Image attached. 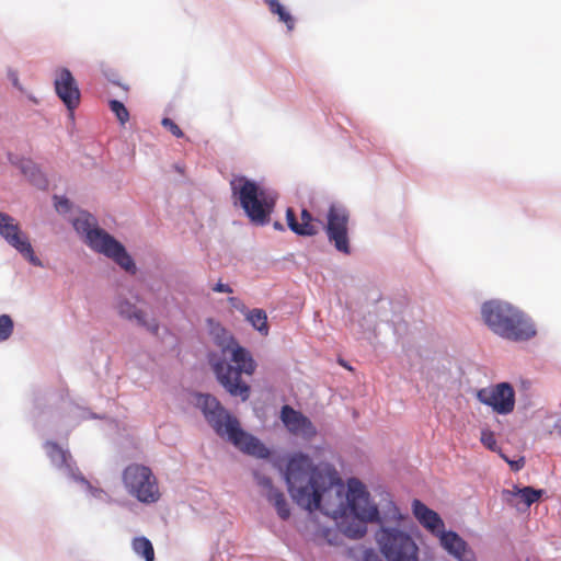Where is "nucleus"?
<instances>
[{
  "label": "nucleus",
  "instance_id": "4c0bfd02",
  "mask_svg": "<svg viewBox=\"0 0 561 561\" xmlns=\"http://www.w3.org/2000/svg\"><path fill=\"white\" fill-rule=\"evenodd\" d=\"M274 228H275L276 230H280V231H283V230H284L283 225H282V224H279L278 221H275V222H274Z\"/></svg>",
  "mask_w": 561,
  "mask_h": 561
},
{
  "label": "nucleus",
  "instance_id": "7c9ffc66",
  "mask_svg": "<svg viewBox=\"0 0 561 561\" xmlns=\"http://www.w3.org/2000/svg\"><path fill=\"white\" fill-rule=\"evenodd\" d=\"M503 459L510 465L513 471H519L525 466V458L520 457L518 460H510L507 457L502 455Z\"/></svg>",
  "mask_w": 561,
  "mask_h": 561
},
{
  "label": "nucleus",
  "instance_id": "9d476101",
  "mask_svg": "<svg viewBox=\"0 0 561 561\" xmlns=\"http://www.w3.org/2000/svg\"><path fill=\"white\" fill-rule=\"evenodd\" d=\"M347 508L362 520L378 522V507L371 503L365 485L357 479H351L346 493Z\"/></svg>",
  "mask_w": 561,
  "mask_h": 561
},
{
  "label": "nucleus",
  "instance_id": "5701e85b",
  "mask_svg": "<svg viewBox=\"0 0 561 561\" xmlns=\"http://www.w3.org/2000/svg\"><path fill=\"white\" fill-rule=\"evenodd\" d=\"M46 451L53 465L59 468L69 467L68 459L70 458V455L58 444L51 442L47 443Z\"/></svg>",
  "mask_w": 561,
  "mask_h": 561
},
{
  "label": "nucleus",
  "instance_id": "0eeeda50",
  "mask_svg": "<svg viewBox=\"0 0 561 561\" xmlns=\"http://www.w3.org/2000/svg\"><path fill=\"white\" fill-rule=\"evenodd\" d=\"M122 479L128 494L139 502L151 504L160 499L158 480L149 467L131 463L124 469Z\"/></svg>",
  "mask_w": 561,
  "mask_h": 561
},
{
  "label": "nucleus",
  "instance_id": "a878e982",
  "mask_svg": "<svg viewBox=\"0 0 561 561\" xmlns=\"http://www.w3.org/2000/svg\"><path fill=\"white\" fill-rule=\"evenodd\" d=\"M108 105L122 125H125L129 121V112L122 102L111 100Z\"/></svg>",
  "mask_w": 561,
  "mask_h": 561
},
{
  "label": "nucleus",
  "instance_id": "f8f14e48",
  "mask_svg": "<svg viewBox=\"0 0 561 561\" xmlns=\"http://www.w3.org/2000/svg\"><path fill=\"white\" fill-rule=\"evenodd\" d=\"M477 398L499 414H508L515 407V391L508 382L482 388L477 392Z\"/></svg>",
  "mask_w": 561,
  "mask_h": 561
},
{
  "label": "nucleus",
  "instance_id": "f03ea898",
  "mask_svg": "<svg viewBox=\"0 0 561 561\" xmlns=\"http://www.w3.org/2000/svg\"><path fill=\"white\" fill-rule=\"evenodd\" d=\"M214 373L221 386L233 397L245 401L250 397V386L241 380V375L252 376L256 363L251 353L232 336L221 347V357L210 359Z\"/></svg>",
  "mask_w": 561,
  "mask_h": 561
},
{
  "label": "nucleus",
  "instance_id": "72a5a7b5",
  "mask_svg": "<svg viewBox=\"0 0 561 561\" xmlns=\"http://www.w3.org/2000/svg\"><path fill=\"white\" fill-rule=\"evenodd\" d=\"M213 289H214V291H217V293H227V294L232 293V288L229 285L222 284L220 282L217 283Z\"/></svg>",
  "mask_w": 561,
  "mask_h": 561
},
{
  "label": "nucleus",
  "instance_id": "4be33fe9",
  "mask_svg": "<svg viewBox=\"0 0 561 561\" xmlns=\"http://www.w3.org/2000/svg\"><path fill=\"white\" fill-rule=\"evenodd\" d=\"M268 502L275 507L279 518L286 520L290 516V508L282 491H272L271 494H266Z\"/></svg>",
  "mask_w": 561,
  "mask_h": 561
},
{
  "label": "nucleus",
  "instance_id": "2f4dec72",
  "mask_svg": "<svg viewBox=\"0 0 561 561\" xmlns=\"http://www.w3.org/2000/svg\"><path fill=\"white\" fill-rule=\"evenodd\" d=\"M229 302L231 304L232 307H234L236 309L240 310L241 312H243L245 314V312L248 311V309L245 308L244 304H242L238 298L236 297H230L229 298Z\"/></svg>",
  "mask_w": 561,
  "mask_h": 561
},
{
  "label": "nucleus",
  "instance_id": "473e14b6",
  "mask_svg": "<svg viewBox=\"0 0 561 561\" xmlns=\"http://www.w3.org/2000/svg\"><path fill=\"white\" fill-rule=\"evenodd\" d=\"M55 206L58 211H67L69 209V201L66 198H60L57 201Z\"/></svg>",
  "mask_w": 561,
  "mask_h": 561
},
{
  "label": "nucleus",
  "instance_id": "6ab92c4d",
  "mask_svg": "<svg viewBox=\"0 0 561 561\" xmlns=\"http://www.w3.org/2000/svg\"><path fill=\"white\" fill-rule=\"evenodd\" d=\"M245 319L261 335H268L270 327L267 323V314L263 309L255 308L248 310L245 312Z\"/></svg>",
  "mask_w": 561,
  "mask_h": 561
},
{
  "label": "nucleus",
  "instance_id": "cd10ccee",
  "mask_svg": "<svg viewBox=\"0 0 561 561\" xmlns=\"http://www.w3.org/2000/svg\"><path fill=\"white\" fill-rule=\"evenodd\" d=\"M162 126L168 129L173 136L181 138L184 136L182 129L169 117H164L161 122Z\"/></svg>",
  "mask_w": 561,
  "mask_h": 561
},
{
  "label": "nucleus",
  "instance_id": "e433bc0d",
  "mask_svg": "<svg viewBox=\"0 0 561 561\" xmlns=\"http://www.w3.org/2000/svg\"><path fill=\"white\" fill-rule=\"evenodd\" d=\"M211 332H228V331L225 330L224 328H221L220 325H215V327H213Z\"/></svg>",
  "mask_w": 561,
  "mask_h": 561
},
{
  "label": "nucleus",
  "instance_id": "393cba45",
  "mask_svg": "<svg viewBox=\"0 0 561 561\" xmlns=\"http://www.w3.org/2000/svg\"><path fill=\"white\" fill-rule=\"evenodd\" d=\"M270 11L273 14L278 15L280 22L285 23L288 31H293L295 27V20L290 13L279 3L278 0H265Z\"/></svg>",
  "mask_w": 561,
  "mask_h": 561
},
{
  "label": "nucleus",
  "instance_id": "c756f323",
  "mask_svg": "<svg viewBox=\"0 0 561 561\" xmlns=\"http://www.w3.org/2000/svg\"><path fill=\"white\" fill-rule=\"evenodd\" d=\"M257 484L264 490V496L266 497V494H271L272 491H276L273 486L272 480L265 476L255 474Z\"/></svg>",
  "mask_w": 561,
  "mask_h": 561
},
{
  "label": "nucleus",
  "instance_id": "c85d7f7f",
  "mask_svg": "<svg viewBox=\"0 0 561 561\" xmlns=\"http://www.w3.org/2000/svg\"><path fill=\"white\" fill-rule=\"evenodd\" d=\"M481 443L490 450L494 451L496 449V439L491 431H482Z\"/></svg>",
  "mask_w": 561,
  "mask_h": 561
},
{
  "label": "nucleus",
  "instance_id": "c9c22d12",
  "mask_svg": "<svg viewBox=\"0 0 561 561\" xmlns=\"http://www.w3.org/2000/svg\"><path fill=\"white\" fill-rule=\"evenodd\" d=\"M365 561H382L379 559V557L375 553H367L365 556Z\"/></svg>",
  "mask_w": 561,
  "mask_h": 561
},
{
  "label": "nucleus",
  "instance_id": "9b49d317",
  "mask_svg": "<svg viewBox=\"0 0 561 561\" xmlns=\"http://www.w3.org/2000/svg\"><path fill=\"white\" fill-rule=\"evenodd\" d=\"M0 234L4 240L23 255L31 264L42 266L41 260L35 255L27 236L22 232L15 219L7 214L0 217Z\"/></svg>",
  "mask_w": 561,
  "mask_h": 561
},
{
  "label": "nucleus",
  "instance_id": "bb28decb",
  "mask_svg": "<svg viewBox=\"0 0 561 561\" xmlns=\"http://www.w3.org/2000/svg\"><path fill=\"white\" fill-rule=\"evenodd\" d=\"M13 321L10 316H0V342L8 340L13 332Z\"/></svg>",
  "mask_w": 561,
  "mask_h": 561
},
{
  "label": "nucleus",
  "instance_id": "ddd939ff",
  "mask_svg": "<svg viewBox=\"0 0 561 561\" xmlns=\"http://www.w3.org/2000/svg\"><path fill=\"white\" fill-rule=\"evenodd\" d=\"M54 85L56 94L73 117V112L80 104L81 93L72 73L67 68L59 69L56 72Z\"/></svg>",
  "mask_w": 561,
  "mask_h": 561
},
{
  "label": "nucleus",
  "instance_id": "412c9836",
  "mask_svg": "<svg viewBox=\"0 0 561 561\" xmlns=\"http://www.w3.org/2000/svg\"><path fill=\"white\" fill-rule=\"evenodd\" d=\"M367 522L368 520H362L358 518L353 519L351 523L347 524L342 522L339 524V529L343 535L351 539H359L364 537L367 531V527L365 525V523Z\"/></svg>",
  "mask_w": 561,
  "mask_h": 561
},
{
  "label": "nucleus",
  "instance_id": "2eb2a0df",
  "mask_svg": "<svg viewBox=\"0 0 561 561\" xmlns=\"http://www.w3.org/2000/svg\"><path fill=\"white\" fill-rule=\"evenodd\" d=\"M286 221L294 233L302 237L316 236L322 224L319 219L313 218L307 209L301 210L300 221H298L294 209L290 207L286 210Z\"/></svg>",
  "mask_w": 561,
  "mask_h": 561
},
{
  "label": "nucleus",
  "instance_id": "7ed1b4c3",
  "mask_svg": "<svg viewBox=\"0 0 561 561\" xmlns=\"http://www.w3.org/2000/svg\"><path fill=\"white\" fill-rule=\"evenodd\" d=\"M196 405L202 410L214 431L231 442L237 448L257 458L270 456V450L264 444L245 433L240 427L239 421L221 405L217 398L210 394H198Z\"/></svg>",
  "mask_w": 561,
  "mask_h": 561
},
{
  "label": "nucleus",
  "instance_id": "20e7f679",
  "mask_svg": "<svg viewBox=\"0 0 561 561\" xmlns=\"http://www.w3.org/2000/svg\"><path fill=\"white\" fill-rule=\"evenodd\" d=\"M481 314L485 324L504 339L525 341L536 334L535 325L529 318L511 304L500 300L486 301L482 305Z\"/></svg>",
  "mask_w": 561,
  "mask_h": 561
},
{
  "label": "nucleus",
  "instance_id": "f257e3e1",
  "mask_svg": "<svg viewBox=\"0 0 561 561\" xmlns=\"http://www.w3.org/2000/svg\"><path fill=\"white\" fill-rule=\"evenodd\" d=\"M285 480L293 500L305 510H319L333 519L345 515V488L331 465H314L309 456L296 453L288 460Z\"/></svg>",
  "mask_w": 561,
  "mask_h": 561
},
{
  "label": "nucleus",
  "instance_id": "39448f33",
  "mask_svg": "<svg viewBox=\"0 0 561 561\" xmlns=\"http://www.w3.org/2000/svg\"><path fill=\"white\" fill-rule=\"evenodd\" d=\"M232 197L253 225L265 226L270 222L276 196L260 187L245 176H237L230 182Z\"/></svg>",
  "mask_w": 561,
  "mask_h": 561
},
{
  "label": "nucleus",
  "instance_id": "423d86ee",
  "mask_svg": "<svg viewBox=\"0 0 561 561\" xmlns=\"http://www.w3.org/2000/svg\"><path fill=\"white\" fill-rule=\"evenodd\" d=\"M72 225L78 233L85 236V242L91 249L112 259L126 272L136 273V265L124 245L103 229L96 228L92 215L81 213L73 219Z\"/></svg>",
  "mask_w": 561,
  "mask_h": 561
},
{
  "label": "nucleus",
  "instance_id": "f3484780",
  "mask_svg": "<svg viewBox=\"0 0 561 561\" xmlns=\"http://www.w3.org/2000/svg\"><path fill=\"white\" fill-rule=\"evenodd\" d=\"M440 543L450 554L459 561H472V553L466 541L455 531L443 530L439 534Z\"/></svg>",
  "mask_w": 561,
  "mask_h": 561
},
{
  "label": "nucleus",
  "instance_id": "4468645a",
  "mask_svg": "<svg viewBox=\"0 0 561 561\" xmlns=\"http://www.w3.org/2000/svg\"><path fill=\"white\" fill-rule=\"evenodd\" d=\"M280 419L286 428L294 435L312 437L316 434V428L311 421L301 412L294 410L289 405L282 408Z\"/></svg>",
  "mask_w": 561,
  "mask_h": 561
},
{
  "label": "nucleus",
  "instance_id": "aec40b11",
  "mask_svg": "<svg viewBox=\"0 0 561 561\" xmlns=\"http://www.w3.org/2000/svg\"><path fill=\"white\" fill-rule=\"evenodd\" d=\"M506 492L507 494L519 497L526 507L539 501L543 494V490H536L531 486L518 488L517 485H515L512 491Z\"/></svg>",
  "mask_w": 561,
  "mask_h": 561
},
{
  "label": "nucleus",
  "instance_id": "1a4fd4ad",
  "mask_svg": "<svg viewBox=\"0 0 561 561\" xmlns=\"http://www.w3.org/2000/svg\"><path fill=\"white\" fill-rule=\"evenodd\" d=\"M348 221L350 213L341 204H331L327 214V225L324 230L328 240L334 245V248L343 253L350 254V238H348Z\"/></svg>",
  "mask_w": 561,
  "mask_h": 561
},
{
  "label": "nucleus",
  "instance_id": "6e6552de",
  "mask_svg": "<svg viewBox=\"0 0 561 561\" xmlns=\"http://www.w3.org/2000/svg\"><path fill=\"white\" fill-rule=\"evenodd\" d=\"M376 540L388 561H419V547L402 530L381 527L376 534Z\"/></svg>",
  "mask_w": 561,
  "mask_h": 561
},
{
  "label": "nucleus",
  "instance_id": "f704fd0d",
  "mask_svg": "<svg viewBox=\"0 0 561 561\" xmlns=\"http://www.w3.org/2000/svg\"><path fill=\"white\" fill-rule=\"evenodd\" d=\"M22 171L26 175L28 174V171H31V180L34 181L38 185L41 184V181H36L35 178H34L35 176V168L31 163L27 164V165H24L22 168Z\"/></svg>",
  "mask_w": 561,
  "mask_h": 561
},
{
  "label": "nucleus",
  "instance_id": "b1692460",
  "mask_svg": "<svg viewBox=\"0 0 561 561\" xmlns=\"http://www.w3.org/2000/svg\"><path fill=\"white\" fill-rule=\"evenodd\" d=\"M133 550L146 561L154 560V550L151 541L146 537H136L131 542Z\"/></svg>",
  "mask_w": 561,
  "mask_h": 561
},
{
  "label": "nucleus",
  "instance_id": "dca6fc26",
  "mask_svg": "<svg viewBox=\"0 0 561 561\" xmlns=\"http://www.w3.org/2000/svg\"><path fill=\"white\" fill-rule=\"evenodd\" d=\"M412 510L419 523L432 534L439 535L444 530V522L440 516L420 500L412 502Z\"/></svg>",
  "mask_w": 561,
  "mask_h": 561
},
{
  "label": "nucleus",
  "instance_id": "a211bd4d",
  "mask_svg": "<svg viewBox=\"0 0 561 561\" xmlns=\"http://www.w3.org/2000/svg\"><path fill=\"white\" fill-rule=\"evenodd\" d=\"M118 312L126 317L127 319H135L140 325L147 327L148 330L157 333L158 324L153 323L148 325L145 320V313L141 310H138L135 306L129 304L128 301H122L118 305Z\"/></svg>",
  "mask_w": 561,
  "mask_h": 561
}]
</instances>
